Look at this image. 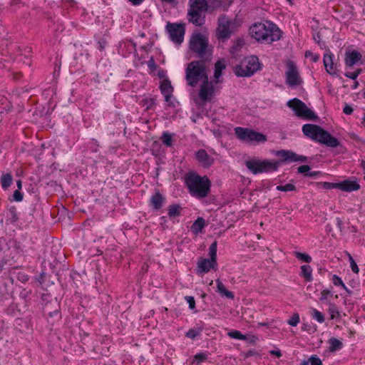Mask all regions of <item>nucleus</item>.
<instances>
[{
	"mask_svg": "<svg viewBox=\"0 0 365 365\" xmlns=\"http://www.w3.org/2000/svg\"><path fill=\"white\" fill-rule=\"evenodd\" d=\"M129 1H130L133 5L138 6L140 5L143 1V0H129Z\"/></svg>",
	"mask_w": 365,
	"mask_h": 365,
	"instance_id": "nucleus-54",
	"label": "nucleus"
},
{
	"mask_svg": "<svg viewBox=\"0 0 365 365\" xmlns=\"http://www.w3.org/2000/svg\"><path fill=\"white\" fill-rule=\"evenodd\" d=\"M225 68V64L222 61H218L215 64V72H214V78H215V81H213L214 83H218L217 79L222 76V71Z\"/></svg>",
	"mask_w": 365,
	"mask_h": 365,
	"instance_id": "nucleus-26",
	"label": "nucleus"
},
{
	"mask_svg": "<svg viewBox=\"0 0 365 365\" xmlns=\"http://www.w3.org/2000/svg\"><path fill=\"white\" fill-rule=\"evenodd\" d=\"M190 49L195 57L202 61L208 62L212 57L213 48L207 36L201 33H194L189 41Z\"/></svg>",
	"mask_w": 365,
	"mask_h": 365,
	"instance_id": "nucleus-4",
	"label": "nucleus"
},
{
	"mask_svg": "<svg viewBox=\"0 0 365 365\" xmlns=\"http://www.w3.org/2000/svg\"><path fill=\"white\" fill-rule=\"evenodd\" d=\"M349 262H350V267H351L352 272L357 274L359 271V267H358L356 262L351 257V255L349 254Z\"/></svg>",
	"mask_w": 365,
	"mask_h": 365,
	"instance_id": "nucleus-42",
	"label": "nucleus"
},
{
	"mask_svg": "<svg viewBox=\"0 0 365 365\" xmlns=\"http://www.w3.org/2000/svg\"><path fill=\"white\" fill-rule=\"evenodd\" d=\"M235 133L240 140L246 143H263L267 140L266 136L262 133L248 128L237 127L235 128Z\"/></svg>",
	"mask_w": 365,
	"mask_h": 365,
	"instance_id": "nucleus-11",
	"label": "nucleus"
},
{
	"mask_svg": "<svg viewBox=\"0 0 365 365\" xmlns=\"http://www.w3.org/2000/svg\"><path fill=\"white\" fill-rule=\"evenodd\" d=\"M168 211L170 217H175L180 215L181 207L178 205H171L168 207Z\"/></svg>",
	"mask_w": 365,
	"mask_h": 365,
	"instance_id": "nucleus-28",
	"label": "nucleus"
},
{
	"mask_svg": "<svg viewBox=\"0 0 365 365\" xmlns=\"http://www.w3.org/2000/svg\"><path fill=\"white\" fill-rule=\"evenodd\" d=\"M250 32L252 37L257 41L267 43H272L281 38V31L270 21H266L264 24H255L250 27Z\"/></svg>",
	"mask_w": 365,
	"mask_h": 365,
	"instance_id": "nucleus-3",
	"label": "nucleus"
},
{
	"mask_svg": "<svg viewBox=\"0 0 365 365\" xmlns=\"http://www.w3.org/2000/svg\"><path fill=\"white\" fill-rule=\"evenodd\" d=\"M361 167L364 171V175H365V161L362 160L361 163Z\"/></svg>",
	"mask_w": 365,
	"mask_h": 365,
	"instance_id": "nucleus-58",
	"label": "nucleus"
},
{
	"mask_svg": "<svg viewBox=\"0 0 365 365\" xmlns=\"http://www.w3.org/2000/svg\"><path fill=\"white\" fill-rule=\"evenodd\" d=\"M313 38L317 43H320L321 37L319 32L313 34Z\"/></svg>",
	"mask_w": 365,
	"mask_h": 365,
	"instance_id": "nucleus-52",
	"label": "nucleus"
},
{
	"mask_svg": "<svg viewBox=\"0 0 365 365\" xmlns=\"http://www.w3.org/2000/svg\"><path fill=\"white\" fill-rule=\"evenodd\" d=\"M216 284L217 292L221 297L232 299L234 298V294L232 292L227 290L220 279L216 280Z\"/></svg>",
	"mask_w": 365,
	"mask_h": 365,
	"instance_id": "nucleus-22",
	"label": "nucleus"
},
{
	"mask_svg": "<svg viewBox=\"0 0 365 365\" xmlns=\"http://www.w3.org/2000/svg\"><path fill=\"white\" fill-rule=\"evenodd\" d=\"M259 326H266L267 324L265 323H259Z\"/></svg>",
	"mask_w": 365,
	"mask_h": 365,
	"instance_id": "nucleus-64",
	"label": "nucleus"
},
{
	"mask_svg": "<svg viewBox=\"0 0 365 365\" xmlns=\"http://www.w3.org/2000/svg\"><path fill=\"white\" fill-rule=\"evenodd\" d=\"M330 294V291L324 289L321 292L320 300L324 301L326 300L328 296Z\"/></svg>",
	"mask_w": 365,
	"mask_h": 365,
	"instance_id": "nucleus-49",
	"label": "nucleus"
},
{
	"mask_svg": "<svg viewBox=\"0 0 365 365\" xmlns=\"http://www.w3.org/2000/svg\"><path fill=\"white\" fill-rule=\"evenodd\" d=\"M361 59V55L357 51L346 52L345 55V65L348 67H352Z\"/></svg>",
	"mask_w": 365,
	"mask_h": 365,
	"instance_id": "nucleus-20",
	"label": "nucleus"
},
{
	"mask_svg": "<svg viewBox=\"0 0 365 365\" xmlns=\"http://www.w3.org/2000/svg\"><path fill=\"white\" fill-rule=\"evenodd\" d=\"M166 29L173 42L180 44L183 41L185 28L182 24L169 23L166 26Z\"/></svg>",
	"mask_w": 365,
	"mask_h": 365,
	"instance_id": "nucleus-15",
	"label": "nucleus"
},
{
	"mask_svg": "<svg viewBox=\"0 0 365 365\" xmlns=\"http://www.w3.org/2000/svg\"><path fill=\"white\" fill-rule=\"evenodd\" d=\"M339 185L340 190L346 192L356 191L360 188L359 184L356 180H346L339 182Z\"/></svg>",
	"mask_w": 365,
	"mask_h": 365,
	"instance_id": "nucleus-21",
	"label": "nucleus"
},
{
	"mask_svg": "<svg viewBox=\"0 0 365 365\" xmlns=\"http://www.w3.org/2000/svg\"><path fill=\"white\" fill-rule=\"evenodd\" d=\"M311 315L313 319H316L319 323H323L324 322V317L323 314L314 308L311 309Z\"/></svg>",
	"mask_w": 365,
	"mask_h": 365,
	"instance_id": "nucleus-32",
	"label": "nucleus"
},
{
	"mask_svg": "<svg viewBox=\"0 0 365 365\" xmlns=\"http://www.w3.org/2000/svg\"><path fill=\"white\" fill-rule=\"evenodd\" d=\"M272 354H274L278 357H280L282 356V354L279 350H274L271 351Z\"/></svg>",
	"mask_w": 365,
	"mask_h": 365,
	"instance_id": "nucleus-56",
	"label": "nucleus"
},
{
	"mask_svg": "<svg viewBox=\"0 0 365 365\" xmlns=\"http://www.w3.org/2000/svg\"><path fill=\"white\" fill-rule=\"evenodd\" d=\"M287 106L291 108L296 116L309 120H317L318 116L301 100L294 98L287 101Z\"/></svg>",
	"mask_w": 365,
	"mask_h": 365,
	"instance_id": "nucleus-8",
	"label": "nucleus"
},
{
	"mask_svg": "<svg viewBox=\"0 0 365 365\" xmlns=\"http://www.w3.org/2000/svg\"><path fill=\"white\" fill-rule=\"evenodd\" d=\"M259 68V63L258 58L251 56L245 58L240 65L235 68V74L237 76L249 77L252 76Z\"/></svg>",
	"mask_w": 365,
	"mask_h": 365,
	"instance_id": "nucleus-9",
	"label": "nucleus"
},
{
	"mask_svg": "<svg viewBox=\"0 0 365 365\" xmlns=\"http://www.w3.org/2000/svg\"><path fill=\"white\" fill-rule=\"evenodd\" d=\"M10 243L11 244V246L9 247L8 244L6 243L4 240H0V272L2 270L6 262L10 258L14 257L11 252L9 254L8 253L11 247L14 248L16 252H20L21 251L19 244L16 242L12 241L10 242Z\"/></svg>",
	"mask_w": 365,
	"mask_h": 365,
	"instance_id": "nucleus-14",
	"label": "nucleus"
},
{
	"mask_svg": "<svg viewBox=\"0 0 365 365\" xmlns=\"http://www.w3.org/2000/svg\"><path fill=\"white\" fill-rule=\"evenodd\" d=\"M299 315L297 313H295L292 315V317L287 321L288 324L292 327H296L299 322Z\"/></svg>",
	"mask_w": 365,
	"mask_h": 365,
	"instance_id": "nucleus-39",
	"label": "nucleus"
},
{
	"mask_svg": "<svg viewBox=\"0 0 365 365\" xmlns=\"http://www.w3.org/2000/svg\"><path fill=\"white\" fill-rule=\"evenodd\" d=\"M202 329H189L185 336L190 339H194L196 336L200 335L202 332Z\"/></svg>",
	"mask_w": 365,
	"mask_h": 365,
	"instance_id": "nucleus-35",
	"label": "nucleus"
},
{
	"mask_svg": "<svg viewBox=\"0 0 365 365\" xmlns=\"http://www.w3.org/2000/svg\"><path fill=\"white\" fill-rule=\"evenodd\" d=\"M173 134L169 133L168 132H163L161 136V140L163 143L167 147H170L173 145Z\"/></svg>",
	"mask_w": 365,
	"mask_h": 365,
	"instance_id": "nucleus-30",
	"label": "nucleus"
},
{
	"mask_svg": "<svg viewBox=\"0 0 365 365\" xmlns=\"http://www.w3.org/2000/svg\"><path fill=\"white\" fill-rule=\"evenodd\" d=\"M275 155L284 162H306L307 157L299 155L297 153L287 150H277Z\"/></svg>",
	"mask_w": 365,
	"mask_h": 365,
	"instance_id": "nucleus-16",
	"label": "nucleus"
},
{
	"mask_svg": "<svg viewBox=\"0 0 365 365\" xmlns=\"http://www.w3.org/2000/svg\"><path fill=\"white\" fill-rule=\"evenodd\" d=\"M309 361L310 365H322V360L317 355L311 356Z\"/></svg>",
	"mask_w": 365,
	"mask_h": 365,
	"instance_id": "nucleus-43",
	"label": "nucleus"
},
{
	"mask_svg": "<svg viewBox=\"0 0 365 365\" xmlns=\"http://www.w3.org/2000/svg\"><path fill=\"white\" fill-rule=\"evenodd\" d=\"M257 340L258 338L255 335H247V339L245 341L254 344Z\"/></svg>",
	"mask_w": 365,
	"mask_h": 365,
	"instance_id": "nucleus-47",
	"label": "nucleus"
},
{
	"mask_svg": "<svg viewBox=\"0 0 365 365\" xmlns=\"http://www.w3.org/2000/svg\"><path fill=\"white\" fill-rule=\"evenodd\" d=\"M205 61H192L185 68V80L188 86L194 88L200 83L198 97L202 105L210 101L215 95V85L210 81Z\"/></svg>",
	"mask_w": 365,
	"mask_h": 365,
	"instance_id": "nucleus-1",
	"label": "nucleus"
},
{
	"mask_svg": "<svg viewBox=\"0 0 365 365\" xmlns=\"http://www.w3.org/2000/svg\"><path fill=\"white\" fill-rule=\"evenodd\" d=\"M147 64H148V68H150L152 71H154L157 67L156 63L153 58H151L148 61Z\"/></svg>",
	"mask_w": 365,
	"mask_h": 365,
	"instance_id": "nucleus-48",
	"label": "nucleus"
},
{
	"mask_svg": "<svg viewBox=\"0 0 365 365\" xmlns=\"http://www.w3.org/2000/svg\"><path fill=\"white\" fill-rule=\"evenodd\" d=\"M361 69H358L357 71H356L354 73H357V76L361 73Z\"/></svg>",
	"mask_w": 365,
	"mask_h": 365,
	"instance_id": "nucleus-61",
	"label": "nucleus"
},
{
	"mask_svg": "<svg viewBox=\"0 0 365 365\" xmlns=\"http://www.w3.org/2000/svg\"><path fill=\"white\" fill-rule=\"evenodd\" d=\"M205 226V220L202 217H197V220L192 223L191 225L190 230L191 231L197 235L202 232L203 228Z\"/></svg>",
	"mask_w": 365,
	"mask_h": 365,
	"instance_id": "nucleus-24",
	"label": "nucleus"
},
{
	"mask_svg": "<svg viewBox=\"0 0 365 365\" xmlns=\"http://www.w3.org/2000/svg\"><path fill=\"white\" fill-rule=\"evenodd\" d=\"M342 343L336 338H331L329 339V351L334 352L336 350L341 349Z\"/></svg>",
	"mask_w": 365,
	"mask_h": 365,
	"instance_id": "nucleus-29",
	"label": "nucleus"
},
{
	"mask_svg": "<svg viewBox=\"0 0 365 365\" xmlns=\"http://www.w3.org/2000/svg\"><path fill=\"white\" fill-rule=\"evenodd\" d=\"M331 281L335 286H341L344 289L349 292L347 287H346L342 279L339 276L336 274L332 275Z\"/></svg>",
	"mask_w": 365,
	"mask_h": 365,
	"instance_id": "nucleus-34",
	"label": "nucleus"
},
{
	"mask_svg": "<svg viewBox=\"0 0 365 365\" xmlns=\"http://www.w3.org/2000/svg\"><path fill=\"white\" fill-rule=\"evenodd\" d=\"M302 365H309V361H303L302 363Z\"/></svg>",
	"mask_w": 365,
	"mask_h": 365,
	"instance_id": "nucleus-60",
	"label": "nucleus"
},
{
	"mask_svg": "<svg viewBox=\"0 0 365 365\" xmlns=\"http://www.w3.org/2000/svg\"><path fill=\"white\" fill-rule=\"evenodd\" d=\"M302 133L307 137L327 146L336 148L339 145V141L336 138L331 136L317 125L304 124L302 126Z\"/></svg>",
	"mask_w": 365,
	"mask_h": 365,
	"instance_id": "nucleus-5",
	"label": "nucleus"
},
{
	"mask_svg": "<svg viewBox=\"0 0 365 365\" xmlns=\"http://www.w3.org/2000/svg\"><path fill=\"white\" fill-rule=\"evenodd\" d=\"M343 111L345 114L349 115L353 112V108L351 106L346 105Z\"/></svg>",
	"mask_w": 365,
	"mask_h": 365,
	"instance_id": "nucleus-51",
	"label": "nucleus"
},
{
	"mask_svg": "<svg viewBox=\"0 0 365 365\" xmlns=\"http://www.w3.org/2000/svg\"><path fill=\"white\" fill-rule=\"evenodd\" d=\"M143 106H145L147 110L150 109L155 104V100L152 98H145L142 100Z\"/></svg>",
	"mask_w": 365,
	"mask_h": 365,
	"instance_id": "nucleus-40",
	"label": "nucleus"
},
{
	"mask_svg": "<svg viewBox=\"0 0 365 365\" xmlns=\"http://www.w3.org/2000/svg\"><path fill=\"white\" fill-rule=\"evenodd\" d=\"M311 57H312V61L313 62H317V61H319V55H318V54H312V55L311 56Z\"/></svg>",
	"mask_w": 365,
	"mask_h": 365,
	"instance_id": "nucleus-55",
	"label": "nucleus"
},
{
	"mask_svg": "<svg viewBox=\"0 0 365 365\" xmlns=\"http://www.w3.org/2000/svg\"><path fill=\"white\" fill-rule=\"evenodd\" d=\"M185 300L189 304V308L193 309L195 307V302L193 297L187 296L185 297Z\"/></svg>",
	"mask_w": 365,
	"mask_h": 365,
	"instance_id": "nucleus-45",
	"label": "nucleus"
},
{
	"mask_svg": "<svg viewBox=\"0 0 365 365\" xmlns=\"http://www.w3.org/2000/svg\"><path fill=\"white\" fill-rule=\"evenodd\" d=\"M312 55V53L310 51H307L306 52V56H311Z\"/></svg>",
	"mask_w": 365,
	"mask_h": 365,
	"instance_id": "nucleus-63",
	"label": "nucleus"
},
{
	"mask_svg": "<svg viewBox=\"0 0 365 365\" xmlns=\"http://www.w3.org/2000/svg\"><path fill=\"white\" fill-rule=\"evenodd\" d=\"M227 335L235 339H239V340H246L247 339V335L242 334L240 331L237 330H232L227 333Z\"/></svg>",
	"mask_w": 365,
	"mask_h": 365,
	"instance_id": "nucleus-31",
	"label": "nucleus"
},
{
	"mask_svg": "<svg viewBox=\"0 0 365 365\" xmlns=\"http://www.w3.org/2000/svg\"><path fill=\"white\" fill-rule=\"evenodd\" d=\"M207 359V354L206 353H198L195 355V360L197 364L205 361Z\"/></svg>",
	"mask_w": 365,
	"mask_h": 365,
	"instance_id": "nucleus-41",
	"label": "nucleus"
},
{
	"mask_svg": "<svg viewBox=\"0 0 365 365\" xmlns=\"http://www.w3.org/2000/svg\"><path fill=\"white\" fill-rule=\"evenodd\" d=\"M195 155L199 164L204 168H208L214 163V158L204 149L196 151Z\"/></svg>",
	"mask_w": 365,
	"mask_h": 365,
	"instance_id": "nucleus-18",
	"label": "nucleus"
},
{
	"mask_svg": "<svg viewBox=\"0 0 365 365\" xmlns=\"http://www.w3.org/2000/svg\"><path fill=\"white\" fill-rule=\"evenodd\" d=\"M286 83L292 88L300 86L302 83V80L299 76L296 64L293 61H289L286 63Z\"/></svg>",
	"mask_w": 365,
	"mask_h": 365,
	"instance_id": "nucleus-13",
	"label": "nucleus"
},
{
	"mask_svg": "<svg viewBox=\"0 0 365 365\" xmlns=\"http://www.w3.org/2000/svg\"><path fill=\"white\" fill-rule=\"evenodd\" d=\"M160 89L168 105L169 106L175 107V104L171 101L173 93V87L171 85V82L168 79L163 80L160 83Z\"/></svg>",
	"mask_w": 365,
	"mask_h": 365,
	"instance_id": "nucleus-17",
	"label": "nucleus"
},
{
	"mask_svg": "<svg viewBox=\"0 0 365 365\" xmlns=\"http://www.w3.org/2000/svg\"><path fill=\"white\" fill-rule=\"evenodd\" d=\"M185 182L189 193L194 197L202 199L210 191L211 182L206 176H201L195 172H189L185 176Z\"/></svg>",
	"mask_w": 365,
	"mask_h": 365,
	"instance_id": "nucleus-2",
	"label": "nucleus"
},
{
	"mask_svg": "<svg viewBox=\"0 0 365 365\" xmlns=\"http://www.w3.org/2000/svg\"><path fill=\"white\" fill-rule=\"evenodd\" d=\"M294 255L302 262H305L307 263H309L312 262V257L306 253L294 252Z\"/></svg>",
	"mask_w": 365,
	"mask_h": 365,
	"instance_id": "nucleus-33",
	"label": "nucleus"
},
{
	"mask_svg": "<svg viewBox=\"0 0 365 365\" xmlns=\"http://www.w3.org/2000/svg\"><path fill=\"white\" fill-rule=\"evenodd\" d=\"M16 185H17V187H18V190H21V187H22V182L21 180H18L16 182Z\"/></svg>",
	"mask_w": 365,
	"mask_h": 365,
	"instance_id": "nucleus-57",
	"label": "nucleus"
},
{
	"mask_svg": "<svg viewBox=\"0 0 365 365\" xmlns=\"http://www.w3.org/2000/svg\"><path fill=\"white\" fill-rule=\"evenodd\" d=\"M319 174H320L319 171H313V172L309 171L308 173H306V176L315 177Z\"/></svg>",
	"mask_w": 365,
	"mask_h": 365,
	"instance_id": "nucleus-53",
	"label": "nucleus"
},
{
	"mask_svg": "<svg viewBox=\"0 0 365 365\" xmlns=\"http://www.w3.org/2000/svg\"><path fill=\"white\" fill-rule=\"evenodd\" d=\"M14 200L21 202L23 200V195L21 193L20 190H16L13 194Z\"/></svg>",
	"mask_w": 365,
	"mask_h": 365,
	"instance_id": "nucleus-44",
	"label": "nucleus"
},
{
	"mask_svg": "<svg viewBox=\"0 0 365 365\" xmlns=\"http://www.w3.org/2000/svg\"><path fill=\"white\" fill-rule=\"evenodd\" d=\"M235 30V23L229 20L225 16H220L218 19L217 34L218 38L227 39Z\"/></svg>",
	"mask_w": 365,
	"mask_h": 365,
	"instance_id": "nucleus-12",
	"label": "nucleus"
},
{
	"mask_svg": "<svg viewBox=\"0 0 365 365\" xmlns=\"http://www.w3.org/2000/svg\"><path fill=\"white\" fill-rule=\"evenodd\" d=\"M301 276L303 277L306 281H312V269L308 264H304L301 267Z\"/></svg>",
	"mask_w": 365,
	"mask_h": 365,
	"instance_id": "nucleus-25",
	"label": "nucleus"
},
{
	"mask_svg": "<svg viewBox=\"0 0 365 365\" xmlns=\"http://www.w3.org/2000/svg\"><path fill=\"white\" fill-rule=\"evenodd\" d=\"M210 259H201L197 262V273L201 274L208 272L210 269H215L217 264V242H214L209 247Z\"/></svg>",
	"mask_w": 365,
	"mask_h": 365,
	"instance_id": "nucleus-10",
	"label": "nucleus"
},
{
	"mask_svg": "<svg viewBox=\"0 0 365 365\" xmlns=\"http://www.w3.org/2000/svg\"><path fill=\"white\" fill-rule=\"evenodd\" d=\"M207 10V3L205 0H189L188 21L196 26L202 25Z\"/></svg>",
	"mask_w": 365,
	"mask_h": 365,
	"instance_id": "nucleus-6",
	"label": "nucleus"
},
{
	"mask_svg": "<svg viewBox=\"0 0 365 365\" xmlns=\"http://www.w3.org/2000/svg\"><path fill=\"white\" fill-rule=\"evenodd\" d=\"M333 53L329 50H327L324 54L323 63L326 71L331 76H336L337 74V68L336 64L333 61Z\"/></svg>",
	"mask_w": 365,
	"mask_h": 365,
	"instance_id": "nucleus-19",
	"label": "nucleus"
},
{
	"mask_svg": "<svg viewBox=\"0 0 365 365\" xmlns=\"http://www.w3.org/2000/svg\"><path fill=\"white\" fill-rule=\"evenodd\" d=\"M165 200L163 196L158 192H155L150 197V204L153 209L159 210L161 208Z\"/></svg>",
	"mask_w": 365,
	"mask_h": 365,
	"instance_id": "nucleus-23",
	"label": "nucleus"
},
{
	"mask_svg": "<svg viewBox=\"0 0 365 365\" xmlns=\"http://www.w3.org/2000/svg\"><path fill=\"white\" fill-rule=\"evenodd\" d=\"M328 312H329V313L330 314V317H331V319H334L336 317L339 315V312L338 308L334 304H329V309H328Z\"/></svg>",
	"mask_w": 365,
	"mask_h": 365,
	"instance_id": "nucleus-36",
	"label": "nucleus"
},
{
	"mask_svg": "<svg viewBox=\"0 0 365 365\" xmlns=\"http://www.w3.org/2000/svg\"><path fill=\"white\" fill-rule=\"evenodd\" d=\"M299 173H303L306 176V173H308L310 170V167L307 165H301L297 169Z\"/></svg>",
	"mask_w": 365,
	"mask_h": 365,
	"instance_id": "nucleus-46",
	"label": "nucleus"
},
{
	"mask_svg": "<svg viewBox=\"0 0 365 365\" xmlns=\"http://www.w3.org/2000/svg\"><path fill=\"white\" fill-rule=\"evenodd\" d=\"M276 189L279 191L289 192L295 190L296 187L293 184L287 183L284 185H278Z\"/></svg>",
	"mask_w": 365,
	"mask_h": 365,
	"instance_id": "nucleus-37",
	"label": "nucleus"
},
{
	"mask_svg": "<svg viewBox=\"0 0 365 365\" xmlns=\"http://www.w3.org/2000/svg\"><path fill=\"white\" fill-rule=\"evenodd\" d=\"M12 182V176L9 173L3 174L1 178V184L3 189L6 190Z\"/></svg>",
	"mask_w": 365,
	"mask_h": 365,
	"instance_id": "nucleus-27",
	"label": "nucleus"
},
{
	"mask_svg": "<svg viewBox=\"0 0 365 365\" xmlns=\"http://www.w3.org/2000/svg\"><path fill=\"white\" fill-rule=\"evenodd\" d=\"M319 185H321L323 188L329 190V189H334V188H339V182H318Z\"/></svg>",
	"mask_w": 365,
	"mask_h": 365,
	"instance_id": "nucleus-38",
	"label": "nucleus"
},
{
	"mask_svg": "<svg viewBox=\"0 0 365 365\" xmlns=\"http://www.w3.org/2000/svg\"><path fill=\"white\" fill-rule=\"evenodd\" d=\"M162 2H165V3H169V4H171V3H173L174 2V0H160Z\"/></svg>",
	"mask_w": 365,
	"mask_h": 365,
	"instance_id": "nucleus-59",
	"label": "nucleus"
},
{
	"mask_svg": "<svg viewBox=\"0 0 365 365\" xmlns=\"http://www.w3.org/2000/svg\"><path fill=\"white\" fill-rule=\"evenodd\" d=\"M345 76L351 79L355 80L357 78V73H355L354 72H346L345 73Z\"/></svg>",
	"mask_w": 365,
	"mask_h": 365,
	"instance_id": "nucleus-50",
	"label": "nucleus"
},
{
	"mask_svg": "<svg viewBox=\"0 0 365 365\" xmlns=\"http://www.w3.org/2000/svg\"><path fill=\"white\" fill-rule=\"evenodd\" d=\"M358 86H359L358 82H355V83H354V85L353 86V88H354V89L358 87Z\"/></svg>",
	"mask_w": 365,
	"mask_h": 365,
	"instance_id": "nucleus-62",
	"label": "nucleus"
},
{
	"mask_svg": "<svg viewBox=\"0 0 365 365\" xmlns=\"http://www.w3.org/2000/svg\"><path fill=\"white\" fill-rule=\"evenodd\" d=\"M245 164L247 168L254 175L275 171L279 165V163L274 160H261L257 158L247 160Z\"/></svg>",
	"mask_w": 365,
	"mask_h": 365,
	"instance_id": "nucleus-7",
	"label": "nucleus"
}]
</instances>
